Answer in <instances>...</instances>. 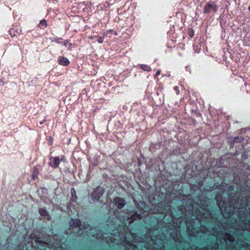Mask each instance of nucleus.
Returning <instances> with one entry per match:
<instances>
[{
    "instance_id": "obj_1",
    "label": "nucleus",
    "mask_w": 250,
    "mask_h": 250,
    "mask_svg": "<svg viewBox=\"0 0 250 250\" xmlns=\"http://www.w3.org/2000/svg\"><path fill=\"white\" fill-rule=\"evenodd\" d=\"M104 192V188L101 187H98L93 192L92 198L94 201H98L102 196Z\"/></svg>"
},
{
    "instance_id": "obj_2",
    "label": "nucleus",
    "mask_w": 250,
    "mask_h": 250,
    "mask_svg": "<svg viewBox=\"0 0 250 250\" xmlns=\"http://www.w3.org/2000/svg\"><path fill=\"white\" fill-rule=\"evenodd\" d=\"M217 10V7L214 2L210 1L208 2L205 6L204 13L208 14L211 11L214 12Z\"/></svg>"
},
{
    "instance_id": "obj_3",
    "label": "nucleus",
    "mask_w": 250,
    "mask_h": 250,
    "mask_svg": "<svg viewBox=\"0 0 250 250\" xmlns=\"http://www.w3.org/2000/svg\"><path fill=\"white\" fill-rule=\"evenodd\" d=\"M114 204L119 209H121L125 206V201L123 198L118 197L115 198Z\"/></svg>"
},
{
    "instance_id": "obj_4",
    "label": "nucleus",
    "mask_w": 250,
    "mask_h": 250,
    "mask_svg": "<svg viewBox=\"0 0 250 250\" xmlns=\"http://www.w3.org/2000/svg\"><path fill=\"white\" fill-rule=\"evenodd\" d=\"M60 160L58 157H53L50 158L49 165L54 168H57L60 164Z\"/></svg>"
},
{
    "instance_id": "obj_5",
    "label": "nucleus",
    "mask_w": 250,
    "mask_h": 250,
    "mask_svg": "<svg viewBox=\"0 0 250 250\" xmlns=\"http://www.w3.org/2000/svg\"><path fill=\"white\" fill-rule=\"evenodd\" d=\"M58 61L60 64L63 66H67L70 63L67 58L62 56H59L58 58Z\"/></svg>"
},
{
    "instance_id": "obj_6",
    "label": "nucleus",
    "mask_w": 250,
    "mask_h": 250,
    "mask_svg": "<svg viewBox=\"0 0 250 250\" xmlns=\"http://www.w3.org/2000/svg\"><path fill=\"white\" fill-rule=\"evenodd\" d=\"M69 225L71 227H79L80 229H81L82 228L81 227V222L79 219H72L69 221Z\"/></svg>"
},
{
    "instance_id": "obj_7",
    "label": "nucleus",
    "mask_w": 250,
    "mask_h": 250,
    "mask_svg": "<svg viewBox=\"0 0 250 250\" xmlns=\"http://www.w3.org/2000/svg\"><path fill=\"white\" fill-rule=\"evenodd\" d=\"M142 218V215L141 214L138 213V212H135L130 217L129 223H131L135 220L137 219H141Z\"/></svg>"
},
{
    "instance_id": "obj_8",
    "label": "nucleus",
    "mask_w": 250,
    "mask_h": 250,
    "mask_svg": "<svg viewBox=\"0 0 250 250\" xmlns=\"http://www.w3.org/2000/svg\"><path fill=\"white\" fill-rule=\"evenodd\" d=\"M39 212L42 216H43L46 218H48L49 217L48 212L44 208H40L39 209Z\"/></svg>"
},
{
    "instance_id": "obj_9",
    "label": "nucleus",
    "mask_w": 250,
    "mask_h": 250,
    "mask_svg": "<svg viewBox=\"0 0 250 250\" xmlns=\"http://www.w3.org/2000/svg\"><path fill=\"white\" fill-rule=\"evenodd\" d=\"M140 68L145 71L150 72L151 70V68L150 66L146 64H140Z\"/></svg>"
},
{
    "instance_id": "obj_10",
    "label": "nucleus",
    "mask_w": 250,
    "mask_h": 250,
    "mask_svg": "<svg viewBox=\"0 0 250 250\" xmlns=\"http://www.w3.org/2000/svg\"><path fill=\"white\" fill-rule=\"evenodd\" d=\"M38 175H39L38 168L36 167H35L34 168L33 172L32 173V178L34 180H35L38 177Z\"/></svg>"
},
{
    "instance_id": "obj_11",
    "label": "nucleus",
    "mask_w": 250,
    "mask_h": 250,
    "mask_svg": "<svg viewBox=\"0 0 250 250\" xmlns=\"http://www.w3.org/2000/svg\"><path fill=\"white\" fill-rule=\"evenodd\" d=\"M52 42H55L59 44H62L63 43V39L62 38H57V37H55V38H53L52 39Z\"/></svg>"
},
{
    "instance_id": "obj_12",
    "label": "nucleus",
    "mask_w": 250,
    "mask_h": 250,
    "mask_svg": "<svg viewBox=\"0 0 250 250\" xmlns=\"http://www.w3.org/2000/svg\"><path fill=\"white\" fill-rule=\"evenodd\" d=\"M39 26L41 28H44L47 26V22L46 20H42L40 21Z\"/></svg>"
},
{
    "instance_id": "obj_13",
    "label": "nucleus",
    "mask_w": 250,
    "mask_h": 250,
    "mask_svg": "<svg viewBox=\"0 0 250 250\" xmlns=\"http://www.w3.org/2000/svg\"><path fill=\"white\" fill-rule=\"evenodd\" d=\"M63 45L65 46L67 48H71V46L72 45V44L69 42L68 41L66 40L63 42Z\"/></svg>"
},
{
    "instance_id": "obj_14",
    "label": "nucleus",
    "mask_w": 250,
    "mask_h": 250,
    "mask_svg": "<svg viewBox=\"0 0 250 250\" xmlns=\"http://www.w3.org/2000/svg\"><path fill=\"white\" fill-rule=\"evenodd\" d=\"M104 38L102 37H98V42L100 43H102L104 42Z\"/></svg>"
},
{
    "instance_id": "obj_15",
    "label": "nucleus",
    "mask_w": 250,
    "mask_h": 250,
    "mask_svg": "<svg viewBox=\"0 0 250 250\" xmlns=\"http://www.w3.org/2000/svg\"><path fill=\"white\" fill-rule=\"evenodd\" d=\"M174 89L176 91V94L177 95L179 94L180 93V90H179V87L177 86H175L174 87Z\"/></svg>"
},
{
    "instance_id": "obj_16",
    "label": "nucleus",
    "mask_w": 250,
    "mask_h": 250,
    "mask_svg": "<svg viewBox=\"0 0 250 250\" xmlns=\"http://www.w3.org/2000/svg\"><path fill=\"white\" fill-rule=\"evenodd\" d=\"M161 73V70H158L155 75V76H154V78L155 79L156 78V77H157L158 75H159Z\"/></svg>"
},
{
    "instance_id": "obj_17",
    "label": "nucleus",
    "mask_w": 250,
    "mask_h": 250,
    "mask_svg": "<svg viewBox=\"0 0 250 250\" xmlns=\"http://www.w3.org/2000/svg\"><path fill=\"white\" fill-rule=\"evenodd\" d=\"M241 140V138H239V137H236L234 139V142H240V141Z\"/></svg>"
},
{
    "instance_id": "obj_18",
    "label": "nucleus",
    "mask_w": 250,
    "mask_h": 250,
    "mask_svg": "<svg viewBox=\"0 0 250 250\" xmlns=\"http://www.w3.org/2000/svg\"><path fill=\"white\" fill-rule=\"evenodd\" d=\"M203 250H208V248L207 247H204L202 248Z\"/></svg>"
},
{
    "instance_id": "obj_19",
    "label": "nucleus",
    "mask_w": 250,
    "mask_h": 250,
    "mask_svg": "<svg viewBox=\"0 0 250 250\" xmlns=\"http://www.w3.org/2000/svg\"><path fill=\"white\" fill-rule=\"evenodd\" d=\"M64 158V156H62V158H61L62 160L63 161Z\"/></svg>"
},
{
    "instance_id": "obj_20",
    "label": "nucleus",
    "mask_w": 250,
    "mask_h": 250,
    "mask_svg": "<svg viewBox=\"0 0 250 250\" xmlns=\"http://www.w3.org/2000/svg\"><path fill=\"white\" fill-rule=\"evenodd\" d=\"M193 35V34H192V33L189 34V36L190 37H192Z\"/></svg>"
},
{
    "instance_id": "obj_21",
    "label": "nucleus",
    "mask_w": 250,
    "mask_h": 250,
    "mask_svg": "<svg viewBox=\"0 0 250 250\" xmlns=\"http://www.w3.org/2000/svg\"><path fill=\"white\" fill-rule=\"evenodd\" d=\"M248 9L250 11V6L248 7Z\"/></svg>"
},
{
    "instance_id": "obj_22",
    "label": "nucleus",
    "mask_w": 250,
    "mask_h": 250,
    "mask_svg": "<svg viewBox=\"0 0 250 250\" xmlns=\"http://www.w3.org/2000/svg\"><path fill=\"white\" fill-rule=\"evenodd\" d=\"M43 124V122H40V124Z\"/></svg>"
},
{
    "instance_id": "obj_23",
    "label": "nucleus",
    "mask_w": 250,
    "mask_h": 250,
    "mask_svg": "<svg viewBox=\"0 0 250 250\" xmlns=\"http://www.w3.org/2000/svg\"><path fill=\"white\" fill-rule=\"evenodd\" d=\"M245 85L246 86H247V83H245Z\"/></svg>"
},
{
    "instance_id": "obj_24",
    "label": "nucleus",
    "mask_w": 250,
    "mask_h": 250,
    "mask_svg": "<svg viewBox=\"0 0 250 250\" xmlns=\"http://www.w3.org/2000/svg\"><path fill=\"white\" fill-rule=\"evenodd\" d=\"M247 221H248V222H250V220H248H248H247Z\"/></svg>"
}]
</instances>
